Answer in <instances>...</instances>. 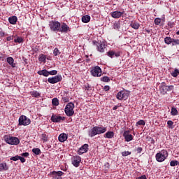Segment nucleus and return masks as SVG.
Masks as SVG:
<instances>
[{"instance_id": "nucleus-1", "label": "nucleus", "mask_w": 179, "mask_h": 179, "mask_svg": "<svg viewBox=\"0 0 179 179\" xmlns=\"http://www.w3.org/2000/svg\"><path fill=\"white\" fill-rule=\"evenodd\" d=\"M106 131H107L106 127L95 126L93 128H92L90 130H89L88 136L90 138H93L94 136H96V135H101V134H105Z\"/></svg>"}, {"instance_id": "nucleus-2", "label": "nucleus", "mask_w": 179, "mask_h": 179, "mask_svg": "<svg viewBox=\"0 0 179 179\" xmlns=\"http://www.w3.org/2000/svg\"><path fill=\"white\" fill-rule=\"evenodd\" d=\"M169 157V152L166 150H162L155 155V159L159 163H163L166 159Z\"/></svg>"}, {"instance_id": "nucleus-3", "label": "nucleus", "mask_w": 179, "mask_h": 179, "mask_svg": "<svg viewBox=\"0 0 179 179\" xmlns=\"http://www.w3.org/2000/svg\"><path fill=\"white\" fill-rule=\"evenodd\" d=\"M73 108H75V104L73 103L70 102L69 103L65 108H64V113L67 115V117H72L73 114H75V111L73 110Z\"/></svg>"}, {"instance_id": "nucleus-4", "label": "nucleus", "mask_w": 179, "mask_h": 179, "mask_svg": "<svg viewBox=\"0 0 179 179\" xmlns=\"http://www.w3.org/2000/svg\"><path fill=\"white\" fill-rule=\"evenodd\" d=\"M4 139L8 145H19L20 143V141L17 137L5 136Z\"/></svg>"}, {"instance_id": "nucleus-5", "label": "nucleus", "mask_w": 179, "mask_h": 179, "mask_svg": "<svg viewBox=\"0 0 179 179\" xmlns=\"http://www.w3.org/2000/svg\"><path fill=\"white\" fill-rule=\"evenodd\" d=\"M174 89L173 85H166V83H162L159 86V92L162 94H166L167 92H171Z\"/></svg>"}, {"instance_id": "nucleus-6", "label": "nucleus", "mask_w": 179, "mask_h": 179, "mask_svg": "<svg viewBox=\"0 0 179 179\" xmlns=\"http://www.w3.org/2000/svg\"><path fill=\"white\" fill-rule=\"evenodd\" d=\"M30 122L31 121L29 119V117H26L25 115H22L18 120V125L26 127L27 125H30Z\"/></svg>"}, {"instance_id": "nucleus-7", "label": "nucleus", "mask_w": 179, "mask_h": 179, "mask_svg": "<svg viewBox=\"0 0 179 179\" xmlns=\"http://www.w3.org/2000/svg\"><path fill=\"white\" fill-rule=\"evenodd\" d=\"M49 27L52 31H59L61 23H59L58 21H50L49 23Z\"/></svg>"}, {"instance_id": "nucleus-8", "label": "nucleus", "mask_w": 179, "mask_h": 179, "mask_svg": "<svg viewBox=\"0 0 179 179\" xmlns=\"http://www.w3.org/2000/svg\"><path fill=\"white\" fill-rule=\"evenodd\" d=\"M129 96V92L127 90L120 91L116 95L117 100H127Z\"/></svg>"}, {"instance_id": "nucleus-9", "label": "nucleus", "mask_w": 179, "mask_h": 179, "mask_svg": "<svg viewBox=\"0 0 179 179\" xmlns=\"http://www.w3.org/2000/svg\"><path fill=\"white\" fill-rule=\"evenodd\" d=\"M91 75L94 77L101 76V69L99 66H96L91 70Z\"/></svg>"}, {"instance_id": "nucleus-10", "label": "nucleus", "mask_w": 179, "mask_h": 179, "mask_svg": "<svg viewBox=\"0 0 179 179\" xmlns=\"http://www.w3.org/2000/svg\"><path fill=\"white\" fill-rule=\"evenodd\" d=\"M61 80H62V76L61 75H57L48 79V82L49 83H51L52 85H55V83H58V82H61Z\"/></svg>"}, {"instance_id": "nucleus-11", "label": "nucleus", "mask_w": 179, "mask_h": 179, "mask_svg": "<svg viewBox=\"0 0 179 179\" xmlns=\"http://www.w3.org/2000/svg\"><path fill=\"white\" fill-rule=\"evenodd\" d=\"M99 52H104L106 50V43L104 42H95Z\"/></svg>"}, {"instance_id": "nucleus-12", "label": "nucleus", "mask_w": 179, "mask_h": 179, "mask_svg": "<svg viewBox=\"0 0 179 179\" xmlns=\"http://www.w3.org/2000/svg\"><path fill=\"white\" fill-rule=\"evenodd\" d=\"M80 162H82V158L80 156H76L72 158V164L74 167H79Z\"/></svg>"}, {"instance_id": "nucleus-13", "label": "nucleus", "mask_w": 179, "mask_h": 179, "mask_svg": "<svg viewBox=\"0 0 179 179\" xmlns=\"http://www.w3.org/2000/svg\"><path fill=\"white\" fill-rule=\"evenodd\" d=\"M59 31L61 33H66L67 31H71V28L66 23L63 22L62 24H60V28Z\"/></svg>"}, {"instance_id": "nucleus-14", "label": "nucleus", "mask_w": 179, "mask_h": 179, "mask_svg": "<svg viewBox=\"0 0 179 179\" xmlns=\"http://www.w3.org/2000/svg\"><path fill=\"white\" fill-rule=\"evenodd\" d=\"M129 132H130L129 130H126L123 133V136L126 142H131V141L134 139V136H132L131 134H129Z\"/></svg>"}, {"instance_id": "nucleus-15", "label": "nucleus", "mask_w": 179, "mask_h": 179, "mask_svg": "<svg viewBox=\"0 0 179 179\" xmlns=\"http://www.w3.org/2000/svg\"><path fill=\"white\" fill-rule=\"evenodd\" d=\"M64 174V172L59 171H52L50 173L52 179H62L61 177Z\"/></svg>"}, {"instance_id": "nucleus-16", "label": "nucleus", "mask_w": 179, "mask_h": 179, "mask_svg": "<svg viewBox=\"0 0 179 179\" xmlns=\"http://www.w3.org/2000/svg\"><path fill=\"white\" fill-rule=\"evenodd\" d=\"M124 13H125V11L116 10L110 13V16H112L113 19H120V17H121Z\"/></svg>"}, {"instance_id": "nucleus-17", "label": "nucleus", "mask_w": 179, "mask_h": 179, "mask_svg": "<svg viewBox=\"0 0 179 179\" xmlns=\"http://www.w3.org/2000/svg\"><path fill=\"white\" fill-rule=\"evenodd\" d=\"M51 121H52V122H61V121H65V117L52 115L51 117Z\"/></svg>"}, {"instance_id": "nucleus-18", "label": "nucleus", "mask_w": 179, "mask_h": 179, "mask_svg": "<svg viewBox=\"0 0 179 179\" xmlns=\"http://www.w3.org/2000/svg\"><path fill=\"white\" fill-rule=\"evenodd\" d=\"M89 150V145L84 144L81 148H79L78 153L79 155H83V153H87Z\"/></svg>"}, {"instance_id": "nucleus-19", "label": "nucleus", "mask_w": 179, "mask_h": 179, "mask_svg": "<svg viewBox=\"0 0 179 179\" xmlns=\"http://www.w3.org/2000/svg\"><path fill=\"white\" fill-rule=\"evenodd\" d=\"M59 142H65V141H66V139H68V135L65 133H62L59 136Z\"/></svg>"}, {"instance_id": "nucleus-20", "label": "nucleus", "mask_w": 179, "mask_h": 179, "mask_svg": "<svg viewBox=\"0 0 179 179\" xmlns=\"http://www.w3.org/2000/svg\"><path fill=\"white\" fill-rule=\"evenodd\" d=\"M7 62L12 66V68L16 67V64H15V59H13V57H9L7 58Z\"/></svg>"}, {"instance_id": "nucleus-21", "label": "nucleus", "mask_w": 179, "mask_h": 179, "mask_svg": "<svg viewBox=\"0 0 179 179\" xmlns=\"http://www.w3.org/2000/svg\"><path fill=\"white\" fill-rule=\"evenodd\" d=\"M8 22L10 24H16L17 22V17L13 15L8 17Z\"/></svg>"}, {"instance_id": "nucleus-22", "label": "nucleus", "mask_w": 179, "mask_h": 179, "mask_svg": "<svg viewBox=\"0 0 179 179\" xmlns=\"http://www.w3.org/2000/svg\"><path fill=\"white\" fill-rule=\"evenodd\" d=\"M108 57H110V58H113L114 55L115 57H120V52H115L113 50H110L107 52Z\"/></svg>"}, {"instance_id": "nucleus-23", "label": "nucleus", "mask_w": 179, "mask_h": 179, "mask_svg": "<svg viewBox=\"0 0 179 179\" xmlns=\"http://www.w3.org/2000/svg\"><path fill=\"white\" fill-rule=\"evenodd\" d=\"M38 75H43V76H50V71L43 69L38 71Z\"/></svg>"}, {"instance_id": "nucleus-24", "label": "nucleus", "mask_w": 179, "mask_h": 179, "mask_svg": "<svg viewBox=\"0 0 179 179\" xmlns=\"http://www.w3.org/2000/svg\"><path fill=\"white\" fill-rule=\"evenodd\" d=\"M104 138H107L108 139H112L114 138V131H107L104 135Z\"/></svg>"}, {"instance_id": "nucleus-25", "label": "nucleus", "mask_w": 179, "mask_h": 179, "mask_svg": "<svg viewBox=\"0 0 179 179\" xmlns=\"http://www.w3.org/2000/svg\"><path fill=\"white\" fill-rule=\"evenodd\" d=\"M113 27L115 30H120L121 29V21L115 22Z\"/></svg>"}, {"instance_id": "nucleus-26", "label": "nucleus", "mask_w": 179, "mask_h": 179, "mask_svg": "<svg viewBox=\"0 0 179 179\" xmlns=\"http://www.w3.org/2000/svg\"><path fill=\"white\" fill-rule=\"evenodd\" d=\"M8 167L6 162H3L0 164V171H6Z\"/></svg>"}, {"instance_id": "nucleus-27", "label": "nucleus", "mask_w": 179, "mask_h": 179, "mask_svg": "<svg viewBox=\"0 0 179 179\" xmlns=\"http://www.w3.org/2000/svg\"><path fill=\"white\" fill-rule=\"evenodd\" d=\"M83 23H89L90 22V15H86L82 17Z\"/></svg>"}, {"instance_id": "nucleus-28", "label": "nucleus", "mask_w": 179, "mask_h": 179, "mask_svg": "<svg viewBox=\"0 0 179 179\" xmlns=\"http://www.w3.org/2000/svg\"><path fill=\"white\" fill-rule=\"evenodd\" d=\"M46 59H47V57L45 55L41 54L39 56L38 61H40V62L45 63Z\"/></svg>"}, {"instance_id": "nucleus-29", "label": "nucleus", "mask_w": 179, "mask_h": 179, "mask_svg": "<svg viewBox=\"0 0 179 179\" xmlns=\"http://www.w3.org/2000/svg\"><path fill=\"white\" fill-rule=\"evenodd\" d=\"M30 94L32 97H40V92L37 91H31L30 92Z\"/></svg>"}, {"instance_id": "nucleus-30", "label": "nucleus", "mask_w": 179, "mask_h": 179, "mask_svg": "<svg viewBox=\"0 0 179 179\" xmlns=\"http://www.w3.org/2000/svg\"><path fill=\"white\" fill-rule=\"evenodd\" d=\"M131 27H132V29H135V30H138V29H139V23L138 22H132L130 24Z\"/></svg>"}, {"instance_id": "nucleus-31", "label": "nucleus", "mask_w": 179, "mask_h": 179, "mask_svg": "<svg viewBox=\"0 0 179 179\" xmlns=\"http://www.w3.org/2000/svg\"><path fill=\"white\" fill-rule=\"evenodd\" d=\"M179 74V70L178 69H175L173 71H172V73H171V76H173V78H177V76H178Z\"/></svg>"}, {"instance_id": "nucleus-32", "label": "nucleus", "mask_w": 179, "mask_h": 179, "mask_svg": "<svg viewBox=\"0 0 179 179\" xmlns=\"http://www.w3.org/2000/svg\"><path fill=\"white\" fill-rule=\"evenodd\" d=\"M52 106H59V100H58V98H54L52 99Z\"/></svg>"}, {"instance_id": "nucleus-33", "label": "nucleus", "mask_w": 179, "mask_h": 179, "mask_svg": "<svg viewBox=\"0 0 179 179\" xmlns=\"http://www.w3.org/2000/svg\"><path fill=\"white\" fill-rule=\"evenodd\" d=\"M164 41L166 44H171V43H173V38H171V37L166 36L164 38Z\"/></svg>"}, {"instance_id": "nucleus-34", "label": "nucleus", "mask_w": 179, "mask_h": 179, "mask_svg": "<svg viewBox=\"0 0 179 179\" xmlns=\"http://www.w3.org/2000/svg\"><path fill=\"white\" fill-rule=\"evenodd\" d=\"M32 152L33 153H34V155H36L37 156L41 154V150H40V148H33Z\"/></svg>"}, {"instance_id": "nucleus-35", "label": "nucleus", "mask_w": 179, "mask_h": 179, "mask_svg": "<svg viewBox=\"0 0 179 179\" xmlns=\"http://www.w3.org/2000/svg\"><path fill=\"white\" fill-rule=\"evenodd\" d=\"M171 115H177L178 114V110H177L176 108L172 107L171 111Z\"/></svg>"}, {"instance_id": "nucleus-36", "label": "nucleus", "mask_w": 179, "mask_h": 179, "mask_svg": "<svg viewBox=\"0 0 179 179\" xmlns=\"http://www.w3.org/2000/svg\"><path fill=\"white\" fill-rule=\"evenodd\" d=\"M53 54L55 57H57V55H59L61 54V52H59V50H58L57 48H55L53 50Z\"/></svg>"}, {"instance_id": "nucleus-37", "label": "nucleus", "mask_w": 179, "mask_h": 179, "mask_svg": "<svg viewBox=\"0 0 179 179\" xmlns=\"http://www.w3.org/2000/svg\"><path fill=\"white\" fill-rule=\"evenodd\" d=\"M145 120H141L136 122V126L139 127V125H145Z\"/></svg>"}, {"instance_id": "nucleus-38", "label": "nucleus", "mask_w": 179, "mask_h": 179, "mask_svg": "<svg viewBox=\"0 0 179 179\" xmlns=\"http://www.w3.org/2000/svg\"><path fill=\"white\" fill-rule=\"evenodd\" d=\"M23 42V38L18 36L16 39L14 40V43H18L20 44V43Z\"/></svg>"}, {"instance_id": "nucleus-39", "label": "nucleus", "mask_w": 179, "mask_h": 179, "mask_svg": "<svg viewBox=\"0 0 179 179\" xmlns=\"http://www.w3.org/2000/svg\"><path fill=\"white\" fill-rule=\"evenodd\" d=\"M101 82H110V77L108 76H103L101 78Z\"/></svg>"}, {"instance_id": "nucleus-40", "label": "nucleus", "mask_w": 179, "mask_h": 179, "mask_svg": "<svg viewBox=\"0 0 179 179\" xmlns=\"http://www.w3.org/2000/svg\"><path fill=\"white\" fill-rule=\"evenodd\" d=\"M178 163H179L178 161H171L170 162V166L171 167H174V166H177L178 164Z\"/></svg>"}, {"instance_id": "nucleus-41", "label": "nucleus", "mask_w": 179, "mask_h": 179, "mask_svg": "<svg viewBox=\"0 0 179 179\" xmlns=\"http://www.w3.org/2000/svg\"><path fill=\"white\" fill-rule=\"evenodd\" d=\"M160 23H162V20L160 18H155V24L157 26H159V24H160Z\"/></svg>"}, {"instance_id": "nucleus-42", "label": "nucleus", "mask_w": 179, "mask_h": 179, "mask_svg": "<svg viewBox=\"0 0 179 179\" xmlns=\"http://www.w3.org/2000/svg\"><path fill=\"white\" fill-rule=\"evenodd\" d=\"M20 158V156L17 155V156L12 157L11 158H10V160H13V162H17V160H19Z\"/></svg>"}, {"instance_id": "nucleus-43", "label": "nucleus", "mask_w": 179, "mask_h": 179, "mask_svg": "<svg viewBox=\"0 0 179 179\" xmlns=\"http://www.w3.org/2000/svg\"><path fill=\"white\" fill-rule=\"evenodd\" d=\"M178 44H179V39H172V45H177Z\"/></svg>"}, {"instance_id": "nucleus-44", "label": "nucleus", "mask_w": 179, "mask_h": 179, "mask_svg": "<svg viewBox=\"0 0 179 179\" xmlns=\"http://www.w3.org/2000/svg\"><path fill=\"white\" fill-rule=\"evenodd\" d=\"M129 155H131V152L129 151H124L122 152V156H123L124 157H125L126 156H129Z\"/></svg>"}, {"instance_id": "nucleus-45", "label": "nucleus", "mask_w": 179, "mask_h": 179, "mask_svg": "<svg viewBox=\"0 0 179 179\" xmlns=\"http://www.w3.org/2000/svg\"><path fill=\"white\" fill-rule=\"evenodd\" d=\"M48 136H47V134H42V140L44 141V142H47Z\"/></svg>"}, {"instance_id": "nucleus-46", "label": "nucleus", "mask_w": 179, "mask_h": 179, "mask_svg": "<svg viewBox=\"0 0 179 179\" xmlns=\"http://www.w3.org/2000/svg\"><path fill=\"white\" fill-rule=\"evenodd\" d=\"M174 122L171 120H169L167 122V124L169 127V128H173V125Z\"/></svg>"}, {"instance_id": "nucleus-47", "label": "nucleus", "mask_w": 179, "mask_h": 179, "mask_svg": "<svg viewBox=\"0 0 179 179\" xmlns=\"http://www.w3.org/2000/svg\"><path fill=\"white\" fill-rule=\"evenodd\" d=\"M57 73H58L57 70H52L49 71V75H57Z\"/></svg>"}, {"instance_id": "nucleus-48", "label": "nucleus", "mask_w": 179, "mask_h": 179, "mask_svg": "<svg viewBox=\"0 0 179 179\" xmlns=\"http://www.w3.org/2000/svg\"><path fill=\"white\" fill-rule=\"evenodd\" d=\"M5 36H8V34H5V32L0 31V38L1 37H5Z\"/></svg>"}, {"instance_id": "nucleus-49", "label": "nucleus", "mask_w": 179, "mask_h": 179, "mask_svg": "<svg viewBox=\"0 0 179 179\" xmlns=\"http://www.w3.org/2000/svg\"><path fill=\"white\" fill-rule=\"evenodd\" d=\"M143 150V149L141 147H138L137 148V153H142Z\"/></svg>"}, {"instance_id": "nucleus-50", "label": "nucleus", "mask_w": 179, "mask_h": 179, "mask_svg": "<svg viewBox=\"0 0 179 179\" xmlns=\"http://www.w3.org/2000/svg\"><path fill=\"white\" fill-rule=\"evenodd\" d=\"M103 90H105V92H108V90H110V86L106 85V86L103 87Z\"/></svg>"}, {"instance_id": "nucleus-51", "label": "nucleus", "mask_w": 179, "mask_h": 179, "mask_svg": "<svg viewBox=\"0 0 179 179\" xmlns=\"http://www.w3.org/2000/svg\"><path fill=\"white\" fill-rule=\"evenodd\" d=\"M136 179H147L145 175H143L140 177H137Z\"/></svg>"}, {"instance_id": "nucleus-52", "label": "nucleus", "mask_w": 179, "mask_h": 179, "mask_svg": "<svg viewBox=\"0 0 179 179\" xmlns=\"http://www.w3.org/2000/svg\"><path fill=\"white\" fill-rule=\"evenodd\" d=\"M21 156H22L23 157H27V156H29V152H24L21 154Z\"/></svg>"}, {"instance_id": "nucleus-53", "label": "nucleus", "mask_w": 179, "mask_h": 179, "mask_svg": "<svg viewBox=\"0 0 179 179\" xmlns=\"http://www.w3.org/2000/svg\"><path fill=\"white\" fill-rule=\"evenodd\" d=\"M19 160H20L21 163H24V162H26V159L22 157H20Z\"/></svg>"}, {"instance_id": "nucleus-54", "label": "nucleus", "mask_w": 179, "mask_h": 179, "mask_svg": "<svg viewBox=\"0 0 179 179\" xmlns=\"http://www.w3.org/2000/svg\"><path fill=\"white\" fill-rule=\"evenodd\" d=\"M11 40H13V36L7 37V41H11Z\"/></svg>"}, {"instance_id": "nucleus-55", "label": "nucleus", "mask_w": 179, "mask_h": 179, "mask_svg": "<svg viewBox=\"0 0 179 179\" xmlns=\"http://www.w3.org/2000/svg\"><path fill=\"white\" fill-rule=\"evenodd\" d=\"M118 106H115L113 108V110H117V108H118Z\"/></svg>"}, {"instance_id": "nucleus-56", "label": "nucleus", "mask_w": 179, "mask_h": 179, "mask_svg": "<svg viewBox=\"0 0 179 179\" xmlns=\"http://www.w3.org/2000/svg\"><path fill=\"white\" fill-rule=\"evenodd\" d=\"M145 31H147V33H150V29H145Z\"/></svg>"}, {"instance_id": "nucleus-57", "label": "nucleus", "mask_w": 179, "mask_h": 179, "mask_svg": "<svg viewBox=\"0 0 179 179\" xmlns=\"http://www.w3.org/2000/svg\"><path fill=\"white\" fill-rule=\"evenodd\" d=\"M177 36H179V30L176 32Z\"/></svg>"}, {"instance_id": "nucleus-58", "label": "nucleus", "mask_w": 179, "mask_h": 179, "mask_svg": "<svg viewBox=\"0 0 179 179\" xmlns=\"http://www.w3.org/2000/svg\"><path fill=\"white\" fill-rule=\"evenodd\" d=\"M64 101H66V99L64 98L63 99Z\"/></svg>"}]
</instances>
